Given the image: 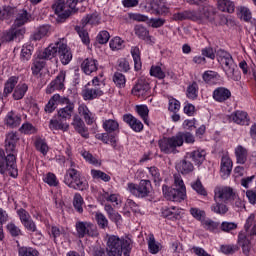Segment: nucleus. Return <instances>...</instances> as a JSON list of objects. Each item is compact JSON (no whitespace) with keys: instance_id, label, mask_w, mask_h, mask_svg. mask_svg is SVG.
<instances>
[{"instance_id":"f257e3e1","label":"nucleus","mask_w":256,"mask_h":256,"mask_svg":"<svg viewBox=\"0 0 256 256\" xmlns=\"http://www.w3.org/2000/svg\"><path fill=\"white\" fill-rule=\"evenodd\" d=\"M17 145H19V134L9 132L6 134L4 150L0 149V173L3 175L8 171L10 177H17Z\"/></svg>"},{"instance_id":"f03ea898","label":"nucleus","mask_w":256,"mask_h":256,"mask_svg":"<svg viewBox=\"0 0 256 256\" xmlns=\"http://www.w3.org/2000/svg\"><path fill=\"white\" fill-rule=\"evenodd\" d=\"M17 13L14 17H16L14 24L11 26L9 30L3 33L2 39L6 41V43H11V41H21L23 36L25 35V28L23 25L25 23H29L30 15L25 9L17 8Z\"/></svg>"},{"instance_id":"7ed1b4c3","label":"nucleus","mask_w":256,"mask_h":256,"mask_svg":"<svg viewBox=\"0 0 256 256\" xmlns=\"http://www.w3.org/2000/svg\"><path fill=\"white\" fill-rule=\"evenodd\" d=\"M162 191L166 199L177 203L185 201L187 197V188L185 187L183 178H181V174H174V187L169 188L168 186H163Z\"/></svg>"},{"instance_id":"20e7f679","label":"nucleus","mask_w":256,"mask_h":256,"mask_svg":"<svg viewBox=\"0 0 256 256\" xmlns=\"http://www.w3.org/2000/svg\"><path fill=\"white\" fill-rule=\"evenodd\" d=\"M106 251L108 256H129L131 251V239L129 238H119L118 236L112 235L108 236L106 243Z\"/></svg>"},{"instance_id":"39448f33","label":"nucleus","mask_w":256,"mask_h":256,"mask_svg":"<svg viewBox=\"0 0 256 256\" xmlns=\"http://www.w3.org/2000/svg\"><path fill=\"white\" fill-rule=\"evenodd\" d=\"M209 17H211V12L207 6L198 11L185 10L172 15L173 21H186L187 19L190 21H207Z\"/></svg>"},{"instance_id":"423d86ee","label":"nucleus","mask_w":256,"mask_h":256,"mask_svg":"<svg viewBox=\"0 0 256 256\" xmlns=\"http://www.w3.org/2000/svg\"><path fill=\"white\" fill-rule=\"evenodd\" d=\"M158 145L161 153L165 155H176V153H179L177 147H183V136L176 134L172 137H164L158 141Z\"/></svg>"},{"instance_id":"0eeeda50","label":"nucleus","mask_w":256,"mask_h":256,"mask_svg":"<svg viewBox=\"0 0 256 256\" xmlns=\"http://www.w3.org/2000/svg\"><path fill=\"white\" fill-rule=\"evenodd\" d=\"M105 84L99 80V77H94L91 83H88L82 91L84 101H93L103 97Z\"/></svg>"},{"instance_id":"6e6552de","label":"nucleus","mask_w":256,"mask_h":256,"mask_svg":"<svg viewBox=\"0 0 256 256\" xmlns=\"http://www.w3.org/2000/svg\"><path fill=\"white\" fill-rule=\"evenodd\" d=\"M77 0H56L52 6L54 12L60 19H67L71 17L77 10Z\"/></svg>"},{"instance_id":"1a4fd4ad","label":"nucleus","mask_w":256,"mask_h":256,"mask_svg":"<svg viewBox=\"0 0 256 256\" xmlns=\"http://www.w3.org/2000/svg\"><path fill=\"white\" fill-rule=\"evenodd\" d=\"M47 49L54 50L52 59L58 55L62 65H69L73 59V54L71 53L69 47H67V44L64 42V40H60L55 44H50Z\"/></svg>"},{"instance_id":"9d476101","label":"nucleus","mask_w":256,"mask_h":256,"mask_svg":"<svg viewBox=\"0 0 256 256\" xmlns=\"http://www.w3.org/2000/svg\"><path fill=\"white\" fill-rule=\"evenodd\" d=\"M53 53H55L53 48H46L37 53V57L34 59L31 67L32 75L37 76L41 71H43V68L45 67V60L53 59Z\"/></svg>"},{"instance_id":"9b49d317","label":"nucleus","mask_w":256,"mask_h":256,"mask_svg":"<svg viewBox=\"0 0 256 256\" xmlns=\"http://www.w3.org/2000/svg\"><path fill=\"white\" fill-rule=\"evenodd\" d=\"M76 233L79 239L84 237H98L99 230H97V225L89 221H78L75 224Z\"/></svg>"},{"instance_id":"f8f14e48","label":"nucleus","mask_w":256,"mask_h":256,"mask_svg":"<svg viewBox=\"0 0 256 256\" xmlns=\"http://www.w3.org/2000/svg\"><path fill=\"white\" fill-rule=\"evenodd\" d=\"M151 181L149 180H141L139 185L135 183H128L127 191L134 195V197H149L152 191Z\"/></svg>"},{"instance_id":"ddd939ff","label":"nucleus","mask_w":256,"mask_h":256,"mask_svg":"<svg viewBox=\"0 0 256 256\" xmlns=\"http://www.w3.org/2000/svg\"><path fill=\"white\" fill-rule=\"evenodd\" d=\"M218 54L222 65H224V71L227 77L235 80V78L233 77L235 75V69L237 68V64H235L233 56H231V54L224 50H220Z\"/></svg>"},{"instance_id":"4468645a","label":"nucleus","mask_w":256,"mask_h":256,"mask_svg":"<svg viewBox=\"0 0 256 256\" xmlns=\"http://www.w3.org/2000/svg\"><path fill=\"white\" fill-rule=\"evenodd\" d=\"M65 77H67V72L63 70L60 71L56 78L48 85L46 93L50 95L51 93H54V91L65 89Z\"/></svg>"},{"instance_id":"2eb2a0df","label":"nucleus","mask_w":256,"mask_h":256,"mask_svg":"<svg viewBox=\"0 0 256 256\" xmlns=\"http://www.w3.org/2000/svg\"><path fill=\"white\" fill-rule=\"evenodd\" d=\"M214 199L227 203L233 201V199H237V194L233 192L231 187L216 188Z\"/></svg>"},{"instance_id":"dca6fc26","label":"nucleus","mask_w":256,"mask_h":256,"mask_svg":"<svg viewBox=\"0 0 256 256\" xmlns=\"http://www.w3.org/2000/svg\"><path fill=\"white\" fill-rule=\"evenodd\" d=\"M148 11H151L153 15H165L169 13V8H167L163 0H151L148 4Z\"/></svg>"},{"instance_id":"f3484780","label":"nucleus","mask_w":256,"mask_h":256,"mask_svg":"<svg viewBox=\"0 0 256 256\" xmlns=\"http://www.w3.org/2000/svg\"><path fill=\"white\" fill-rule=\"evenodd\" d=\"M72 125L81 137H84L85 139L89 138V130L85 127V122H83V119H81L79 115L75 114L73 116Z\"/></svg>"},{"instance_id":"a211bd4d","label":"nucleus","mask_w":256,"mask_h":256,"mask_svg":"<svg viewBox=\"0 0 256 256\" xmlns=\"http://www.w3.org/2000/svg\"><path fill=\"white\" fill-rule=\"evenodd\" d=\"M151 91V86L144 80H139L138 83L133 87L132 93L136 97H147Z\"/></svg>"},{"instance_id":"6ab92c4d","label":"nucleus","mask_w":256,"mask_h":256,"mask_svg":"<svg viewBox=\"0 0 256 256\" xmlns=\"http://www.w3.org/2000/svg\"><path fill=\"white\" fill-rule=\"evenodd\" d=\"M233 171V161L228 156H223L220 164V173L223 179H227Z\"/></svg>"},{"instance_id":"aec40b11","label":"nucleus","mask_w":256,"mask_h":256,"mask_svg":"<svg viewBox=\"0 0 256 256\" xmlns=\"http://www.w3.org/2000/svg\"><path fill=\"white\" fill-rule=\"evenodd\" d=\"M124 123H127L131 129L135 131V133H141L143 129V123L140 122L139 119L135 118L132 114H125L123 116Z\"/></svg>"},{"instance_id":"412c9836","label":"nucleus","mask_w":256,"mask_h":256,"mask_svg":"<svg viewBox=\"0 0 256 256\" xmlns=\"http://www.w3.org/2000/svg\"><path fill=\"white\" fill-rule=\"evenodd\" d=\"M231 98V90L225 87H218L213 91V99L217 103H225L227 99Z\"/></svg>"},{"instance_id":"4be33fe9","label":"nucleus","mask_w":256,"mask_h":256,"mask_svg":"<svg viewBox=\"0 0 256 256\" xmlns=\"http://www.w3.org/2000/svg\"><path fill=\"white\" fill-rule=\"evenodd\" d=\"M17 7L14 6H3L0 8V21H12L17 15Z\"/></svg>"},{"instance_id":"5701e85b","label":"nucleus","mask_w":256,"mask_h":256,"mask_svg":"<svg viewBox=\"0 0 256 256\" xmlns=\"http://www.w3.org/2000/svg\"><path fill=\"white\" fill-rule=\"evenodd\" d=\"M73 113H75V104H69L68 106L62 107L58 110V119L64 122L71 121Z\"/></svg>"},{"instance_id":"b1692460","label":"nucleus","mask_w":256,"mask_h":256,"mask_svg":"<svg viewBox=\"0 0 256 256\" xmlns=\"http://www.w3.org/2000/svg\"><path fill=\"white\" fill-rule=\"evenodd\" d=\"M189 159L190 158H187V155H185L184 159L176 164L177 171L182 173V175H188V173H192V171L195 169L193 163H191Z\"/></svg>"},{"instance_id":"393cba45","label":"nucleus","mask_w":256,"mask_h":256,"mask_svg":"<svg viewBox=\"0 0 256 256\" xmlns=\"http://www.w3.org/2000/svg\"><path fill=\"white\" fill-rule=\"evenodd\" d=\"M98 65L97 60L93 58H86L81 64V69L85 75H91V73H95V71H97Z\"/></svg>"},{"instance_id":"a878e982","label":"nucleus","mask_w":256,"mask_h":256,"mask_svg":"<svg viewBox=\"0 0 256 256\" xmlns=\"http://www.w3.org/2000/svg\"><path fill=\"white\" fill-rule=\"evenodd\" d=\"M206 155L204 150H194L186 153V159H191L195 165H203Z\"/></svg>"},{"instance_id":"bb28decb","label":"nucleus","mask_w":256,"mask_h":256,"mask_svg":"<svg viewBox=\"0 0 256 256\" xmlns=\"http://www.w3.org/2000/svg\"><path fill=\"white\" fill-rule=\"evenodd\" d=\"M70 165L72 168L68 169L64 176V183L68 187L75 181L76 178H78L81 175V172H79L77 169L73 168V167H75L74 162H70Z\"/></svg>"},{"instance_id":"cd10ccee","label":"nucleus","mask_w":256,"mask_h":256,"mask_svg":"<svg viewBox=\"0 0 256 256\" xmlns=\"http://www.w3.org/2000/svg\"><path fill=\"white\" fill-rule=\"evenodd\" d=\"M231 121L237 123V125H249V117L247 112L236 111L230 115Z\"/></svg>"},{"instance_id":"c85d7f7f","label":"nucleus","mask_w":256,"mask_h":256,"mask_svg":"<svg viewBox=\"0 0 256 256\" xmlns=\"http://www.w3.org/2000/svg\"><path fill=\"white\" fill-rule=\"evenodd\" d=\"M215 203L211 205V211L217 215H225L229 211L227 202L214 198Z\"/></svg>"},{"instance_id":"c756f323","label":"nucleus","mask_w":256,"mask_h":256,"mask_svg":"<svg viewBox=\"0 0 256 256\" xmlns=\"http://www.w3.org/2000/svg\"><path fill=\"white\" fill-rule=\"evenodd\" d=\"M78 113L79 115H81V117H84V120L87 123V125H93L95 118L93 117V113H91L87 105L80 104L78 107Z\"/></svg>"},{"instance_id":"7c9ffc66","label":"nucleus","mask_w":256,"mask_h":256,"mask_svg":"<svg viewBox=\"0 0 256 256\" xmlns=\"http://www.w3.org/2000/svg\"><path fill=\"white\" fill-rule=\"evenodd\" d=\"M238 245L242 248V253L245 256H249V253H251V240L248 239L247 236L244 234L238 235Z\"/></svg>"},{"instance_id":"2f4dec72","label":"nucleus","mask_w":256,"mask_h":256,"mask_svg":"<svg viewBox=\"0 0 256 256\" xmlns=\"http://www.w3.org/2000/svg\"><path fill=\"white\" fill-rule=\"evenodd\" d=\"M217 6L222 13H235V3L230 0H218Z\"/></svg>"},{"instance_id":"473e14b6","label":"nucleus","mask_w":256,"mask_h":256,"mask_svg":"<svg viewBox=\"0 0 256 256\" xmlns=\"http://www.w3.org/2000/svg\"><path fill=\"white\" fill-rule=\"evenodd\" d=\"M49 31H51L50 25H42L40 26L36 32L31 36L32 41H41L43 37H47L49 35Z\"/></svg>"},{"instance_id":"72a5a7b5","label":"nucleus","mask_w":256,"mask_h":256,"mask_svg":"<svg viewBox=\"0 0 256 256\" xmlns=\"http://www.w3.org/2000/svg\"><path fill=\"white\" fill-rule=\"evenodd\" d=\"M17 83H19V77L12 76L10 77L4 84V97H7L8 95H11L13 93V90L17 86Z\"/></svg>"},{"instance_id":"f704fd0d","label":"nucleus","mask_w":256,"mask_h":256,"mask_svg":"<svg viewBox=\"0 0 256 256\" xmlns=\"http://www.w3.org/2000/svg\"><path fill=\"white\" fill-rule=\"evenodd\" d=\"M162 215L167 219H179V216L181 215V210L175 206L171 208L164 207L162 208Z\"/></svg>"},{"instance_id":"c9c22d12","label":"nucleus","mask_w":256,"mask_h":256,"mask_svg":"<svg viewBox=\"0 0 256 256\" xmlns=\"http://www.w3.org/2000/svg\"><path fill=\"white\" fill-rule=\"evenodd\" d=\"M49 129H51V131H67V129H69V125L67 124V122L61 120L58 118L57 119H52L50 120L49 123Z\"/></svg>"},{"instance_id":"e433bc0d","label":"nucleus","mask_w":256,"mask_h":256,"mask_svg":"<svg viewBox=\"0 0 256 256\" xmlns=\"http://www.w3.org/2000/svg\"><path fill=\"white\" fill-rule=\"evenodd\" d=\"M88 187L89 184L81 177V174L69 186L70 189H75L76 191H85Z\"/></svg>"},{"instance_id":"4c0bfd02","label":"nucleus","mask_w":256,"mask_h":256,"mask_svg":"<svg viewBox=\"0 0 256 256\" xmlns=\"http://www.w3.org/2000/svg\"><path fill=\"white\" fill-rule=\"evenodd\" d=\"M100 22L101 17L97 13L88 14L81 20L82 27H86V25H99Z\"/></svg>"},{"instance_id":"58836bf2","label":"nucleus","mask_w":256,"mask_h":256,"mask_svg":"<svg viewBox=\"0 0 256 256\" xmlns=\"http://www.w3.org/2000/svg\"><path fill=\"white\" fill-rule=\"evenodd\" d=\"M244 229L248 235H256V219L255 214H251L247 220L246 224L244 226Z\"/></svg>"},{"instance_id":"ea45409f","label":"nucleus","mask_w":256,"mask_h":256,"mask_svg":"<svg viewBox=\"0 0 256 256\" xmlns=\"http://www.w3.org/2000/svg\"><path fill=\"white\" fill-rule=\"evenodd\" d=\"M5 123L9 127H19L21 125V117L14 112H9L5 118Z\"/></svg>"},{"instance_id":"a19ab883","label":"nucleus","mask_w":256,"mask_h":256,"mask_svg":"<svg viewBox=\"0 0 256 256\" xmlns=\"http://www.w3.org/2000/svg\"><path fill=\"white\" fill-rule=\"evenodd\" d=\"M235 155L237 163H239L240 165H244V163L247 161V148L241 145L237 146L235 149Z\"/></svg>"},{"instance_id":"79ce46f5","label":"nucleus","mask_w":256,"mask_h":256,"mask_svg":"<svg viewBox=\"0 0 256 256\" xmlns=\"http://www.w3.org/2000/svg\"><path fill=\"white\" fill-rule=\"evenodd\" d=\"M135 35L143 41H151V36L149 35V30L143 25H136L134 28Z\"/></svg>"},{"instance_id":"37998d69","label":"nucleus","mask_w":256,"mask_h":256,"mask_svg":"<svg viewBox=\"0 0 256 256\" xmlns=\"http://www.w3.org/2000/svg\"><path fill=\"white\" fill-rule=\"evenodd\" d=\"M135 111L139 117H141L142 121H144L146 125H149V108L147 105H137Z\"/></svg>"},{"instance_id":"c03bdc74","label":"nucleus","mask_w":256,"mask_h":256,"mask_svg":"<svg viewBox=\"0 0 256 256\" xmlns=\"http://www.w3.org/2000/svg\"><path fill=\"white\" fill-rule=\"evenodd\" d=\"M29 89V86L27 84L22 83L18 84L14 90L13 97L16 101H19V99H23L25 97V93H27Z\"/></svg>"},{"instance_id":"a18cd8bd","label":"nucleus","mask_w":256,"mask_h":256,"mask_svg":"<svg viewBox=\"0 0 256 256\" xmlns=\"http://www.w3.org/2000/svg\"><path fill=\"white\" fill-rule=\"evenodd\" d=\"M131 55L134 61V68L136 69V71H139L141 69V51L139 50V47H132Z\"/></svg>"},{"instance_id":"49530a36","label":"nucleus","mask_w":256,"mask_h":256,"mask_svg":"<svg viewBox=\"0 0 256 256\" xmlns=\"http://www.w3.org/2000/svg\"><path fill=\"white\" fill-rule=\"evenodd\" d=\"M103 129H105L107 133H113L119 129V122L113 119L105 120L103 122Z\"/></svg>"},{"instance_id":"de8ad7c7","label":"nucleus","mask_w":256,"mask_h":256,"mask_svg":"<svg viewBox=\"0 0 256 256\" xmlns=\"http://www.w3.org/2000/svg\"><path fill=\"white\" fill-rule=\"evenodd\" d=\"M91 176L93 179H100L101 181H104L105 183H109L111 181V176H109L107 173L101 171V170H91Z\"/></svg>"},{"instance_id":"09e8293b","label":"nucleus","mask_w":256,"mask_h":256,"mask_svg":"<svg viewBox=\"0 0 256 256\" xmlns=\"http://www.w3.org/2000/svg\"><path fill=\"white\" fill-rule=\"evenodd\" d=\"M95 219L100 229H107V227H109V220H107V217H105L103 213L96 212Z\"/></svg>"},{"instance_id":"8fccbe9b","label":"nucleus","mask_w":256,"mask_h":256,"mask_svg":"<svg viewBox=\"0 0 256 256\" xmlns=\"http://www.w3.org/2000/svg\"><path fill=\"white\" fill-rule=\"evenodd\" d=\"M219 79H220L219 73L215 71L209 70L204 72L203 74V80L206 83H215V81H219Z\"/></svg>"},{"instance_id":"3c124183","label":"nucleus","mask_w":256,"mask_h":256,"mask_svg":"<svg viewBox=\"0 0 256 256\" xmlns=\"http://www.w3.org/2000/svg\"><path fill=\"white\" fill-rule=\"evenodd\" d=\"M31 55H33V46L23 45L20 54L22 61H29V59H31Z\"/></svg>"},{"instance_id":"603ef678","label":"nucleus","mask_w":256,"mask_h":256,"mask_svg":"<svg viewBox=\"0 0 256 256\" xmlns=\"http://www.w3.org/2000/svg\"><path fill=\"white\" fill-rule=\"evenodd\" d=\"M124 47H125V41H123V39H121L120 37H114L110 41V49H112V51H119Z\"/></svg>"},{"instance_id":"864d4df0","label":"nucleus","mask_w":256,"mask_h":256,"mask_svg":"<svg viewBox=\"0 0 256 256\" xmlns=\"http://www.w3.org/2000/svg\"><path fill=\"white\" fill-rule=\"evenodd\" d=\"M35 147L37 151H40L42 155H47L49 153V146L47 145V142L45 140L39 138L35 141Z\"/></svg>"},{"instance_id":"5fc2aeb1","label":"nucleus","mask_w":256,"mask_h":256,"mask_svg":"<svg viewBox=\"0 0 256 256\" xmlns=\"http://www.w3.org/2000/svg\"><path fill=\"white\" fill-rule=\"evenodd\" d=\"M73 207L78 213H83V197L81 194L76 193L73 198Z\"/></svg>"},{"instance_id":"6e6d98bb","label":"nucleus","mask_w":256,"mask_h":256,"mask_svg":"<svg viewBox=\"0 0 256 256\" xmlns=\"http://www.w3.org/2000/svg\"><path fill=\"white\" fill-rule=\"evenodd\" d=\"M113 81L117 87L122 89L125 87V83H127V80L125 79V75L122 73L116 72L113 76Z\"/></svg>"},{"instance_id":"4d7b16f0","label":"nucleus","mask_w":256,"mask_h":256,"mask_svg":"<svg viewBox=\"0 0 256 256\" xmlns=\"http://www.w3.org/2000/svg\"><path fill=\"white\" fill-rule=\"evenodd\" d=\"M192 189L198 193V195H203L204 197L207 196V190L203 187L200 179H197L195 182L191 184Z\"/></svg>"},{"instance_id":"13d9d810","label":"nucleus","mask_w":256,"mask_h":256,"mask_svg":"<svg viewBox=\"0 0 256 256\" xmlns=\"http://www.w3.org/2000/svg\"><path fill=\"white\" fill-rule=\"evenodd\" d=\"M53 99L58 105H66V107H68V105H75L68 97L59 94H54Z\"/></svg>"},{"instance_id":"bf43d9fd","label":"nucleus","mask_w":256,"mask_h":256,"mask_svg":"<svg viewBox=\"0 0 256 256\" xmlns=\"http://www.w3.org/2000/svg\"><path fill=\"white\" fill-rule=\"evenodd\" d=\"M149 175L151 176V179L154 181V183H161V173L159 172V169L155 166H152L148 168Z\"/></svg>"},{"instance_id":"052dcab7","label":"nucleus","mask_w":256,"mask_h":256,"mask_svg":"<svg viewBox=\"0 0 256 256\" xmlns=\"http://www.w3.org/2000/svg\"><path fill=\"white\" fill-rule=\"evenodd\" d=\"M75 31H77L80 39L82 40V43H84V45H89L90 40H89V33L87 32V30L76 26Z\"/></svg>"},{"instance_id":"680f3d73","label":"nucleus","mask_w":256,"mask_h":256,"mask_svg":"<svg viewBox=\"0 0 256 256\" xmlns=\"http://www.w3.org/2000/svg\"><path fill=\"white\" fill-rule=\"evenodd\" d=\"M19 256H39V251L33 248L20 247L18 249Z\"/></svg>"},{"instance_id":"e2e57ef3","label":"nucleus","mask_w":256,"mask_h":256,"mask_svg":"<svg viewBox=\"0 0 256 256\" xmlns=\"http://www.w3.org/2000/svg\"><path fill=\"white\" fill-rule=\"evenodd\" d=\"M204 227L207 229V231L216 233L219 231L220 224H219V222H215L211 219H208L204 222Z\"/></svg>"},{"instance_id":"0e129e2a","label":"nucleus","mask_w":256,"mask_h":256,"mask_svg":"<svg viewBox=\"0 0 256 256\" xmlns=\"http://www.w3.org/2000/svg\"><path fill=\"white\" fill-rule=\"evenodd\" d=\"M148 247L150 253L153 255H156V253H159V245H157V242L155 241V236L150 235L148 240Z\"/></svg>"},{"instance_id":"69168bd1","label":"nucleus","mask_w":256,"mask_h":256,"mask_svg":"<svg viewBox=\"0 0 256 256\" xmlns=\"http://www.w3.org/2000/svg\"><path fill=\"white\" fill-rule=\"evenodd\" d=\"M150 75L152 77H157V79H165V72L160 66H152L150 69Z\"/></svg>"},{"instance_id":"338daca9","label":"nucleus","mask_w":256,"mask_h":256,"mask_svg":"<svg viewBox=\"0 0 256 256\" xmlns=\"http://www.w3.org/2000/svg\"><path fill=\"white\" fill-rule=\"evenodd\" d=\"M197 91V82H194L191 85H189L186 93L188 99H197Z\"/></svg>"},{"instance_id":"774afa93","label":"nucleus","mask_w":256,"mask_h":256,"mask_svg":"<svg viewBox=\"0 0 256 256\" xmlns=\"http://www.w3.org/2000/svg\"><path fill=\"white\" fill-rule=\"evenodd\" d=\"M190 214L197 221H201V219H205V211H203L199 208H190Z\"/></svg>"}]
</instances>
